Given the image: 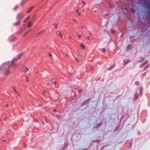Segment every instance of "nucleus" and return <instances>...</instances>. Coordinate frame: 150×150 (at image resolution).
Masks as SVG:
<instances>
[{"label": "nucleus", "instance_id": "1", "mask_svg": "<svg viewBox=\"0 0 150 150\" xmlns=\"http://www.w3.org/2000/svg\"><path fill=\"white\" fill-rule=\"evenodd\" d=\"M137 15L138 16V20L140 18V16H142V20H144V21H146L147 16L145 13H142L140 14L138 12L137 13Z\"/></svg>", "mask_w": 150, "mask_h": 150}, {"label": "nucleus", "instance_id": "2", "mask_svg": "<svg viewBox=\"0 0 150 150\" xmlns=\"http://www.w3.org/2000/svg\"><path fill=\"white\" fill-rule=\"evenodd\" d=\"M9 67V64L7 63L3 64L1 67L0 69L1 70H5L8 68Z\"/></svg>", "mask_w": 150, "mask_h": 150}, {"label": "nucleus", "instance_id": "3", "mask_svg": "<svg viewBox=\"0 0 150 150\" xmlns=\"http://www.w3.org/2000/svg\"><path fill=\"white\" fill-rule=\"evenodd\" d=\"M138 7L135 6V8H134V5L130 8V10L132 13H134L136 12V10H138Z\"/></svg>", "mask_w": 150, "mask_h": 150}, {"label": "nucleus", "instance_id": "4", "mask_svg": "<svg viewBox=\"0 0 150 150\" xmlns=\"http://www.w3.org/2000/svg\"><path fill=\"white\" fill-rule=\"evenodd\" d=\"M133 47V46L132 44L128 45L126 47V50L129 51L131 50Z\"/></svg>", "mask_w": 150, "mask_h": 150}, {"label": "nucleus", "instance_id": "5", "mask_svg": "<svg viewBox=\"0 0 150 150\" xmlns=\"http://www.w3.org/2000/svg\"><path fill=\"white\" fill-rule=\"evenodd\" d=\"M23 15L22 13H20L18 15L17 18L19 20L23 18Z\"/></svg>", "mask_w": 150, "mask_h": 150}, {"label": "nucleus", "instance_id": "6", "mask_svg": "<svg viewBox=\"0 0 150 150\" xmlns=\"http://www.w3.org/2000/svg\"><path fill=\"white\" fill-rule=\"evenodd\" d=\"M139 93H135L134 96V100H137L138 98V97L139 96Z\"/></svg>", "mask_w": 150, "mask_h": 150}, {"label": "nucleus", "instance_id": "7", "mask_svg": "<svg viewBox=\"0 0 150 150\" xmlns=\"http://www.w3.org/2000/svg\"><path fill=\"white\" fill-rule=\"evenodd\" d=\"M22 71L24 72H25L28 70V69L25 66H23V67L21 69Z\"/></svg>", "mask_w": 150, "mask_h": 150}, {"label": "nucleus", "instance_id": "8", "mask_svg": "<svg viewBox=\"0 0 150 150\" xmlns=\"http://www.w3.org/2000/svg\"><path fill=\"white\" fill-rule=\"evenodd\" d=\"M130 61V60L129 59H126L125 60H124L123 61L124 64V65H125L126 64H127L128 63H129Z\"/></svg>", "mask_w": 150, "mask_h": 150}, {"label": "nucleus", "instance_id": "9", "mask_svg": "<svg viewBox=\"0 0 150 150\" xmlns=\"http://www.w3.org/2000/svg\"><path fill=\"white\" fill-rule=\"evenodd\" d=\"M33 25V23L31 21H29L27 23V27L28 28H30Z\"/></svg>", "mask_w": 150, "mask_h": 150}, {"label": "nucleus", "instance_id": "10", "mask_svg": "<svg viewBox=\"0 0 150 150\" xmlns=\"http://www.w3.org/2000/svg\"><path fill=\"white\" fill-rule=\"evenodd\" d=\"M10 40L11 42L13 41L16 40V38L15 37L12 36L10 38Z\"/></svg>", "mask_w": 150, "mask_h": 150}, {"label": "nucleus", "instance_id": "11", "mask_svg": "<svg viewBox=\"0 0 150 150\" xmlns=\"http://www.w3.org/2000/svg\"><path fill=\"white\" fill-rule=\"evenodd\" d=\"M102 122H100L99 123L97 124L96 125V126L95 127H94V128H95V127H96L97 128L99 127L102 125Z\"/></svg>", "mask_w": 150, "mask_h": 150}, {"label": "nucleus", "instance_id": "12", "mask_svg": "<svg viewBox=\"0 0 150 150\" xmlns=\"http://www.w3.org/2000/svg\"><path fill=\"white\" fill-rule=\"evenodd\" d=\"M33 8L34 7L33 6H32L29 7V8L28 9V11H27V13H30Z\"/></svg>", "mask_w": 150, "mask_h": 150}, {"label": "nucleus", "instance_id": "13", "mask_svg": "<svg viewBox=\"0 0 150 150\" xmlns=\"http://www.w3.org/2000/svg\"><path fill=\"white\" fill-rule=\"evenodd\" d=\"M143 88L142 86H140L139 88V93L140 95L141 96H142V92L143 91Z\"/></svg>", "mask_w": 150, "mask_h": 150}, {"label": "nucleus", "instance_id": "14", "mask_svg": "<svg viewBox=\"0 0 150 150\" xmlns=\"http://www.w3.org/2000/svg\"><path fill=\"white\" fill-rule=\"evenodd\" d=\"M148 62V60H146L145 62L142 63L141 65L140 66V67H142L143 66H144L145 64H147Z\"/></svg>", "mask_w": 150, "mask_h": 150}, {"label": "nucleus", "instance_id": "15", "mask_svg": "<svg viewBox=\"0 0 150 150\" xmlns=\"http://www.w3.org/2000/svg\"><path fill=\"white\" fill-rule=\"evenodd\" d=\"M108 16V17H106V19H107V20H109V14L108 13H105V15H104V16L105 17H106V16Z\"/></svg>", "mask_w": 150, "mask_h": 150}, {"label": "nucleus", "instance_id": "16", "mask_svg": "<svg viewBox=\"0 0 150 150\" xmlns=\"http://www.w3.org/2000/svg\"><path fill=\"white\" fill-rule=\"evenodd\" d=\"M115 64H113V65L111 66L110 67L109 69H108V70H112L115 66Z\"/></svg>", "mask_w": 150, "mask_h": 150}, {"label": "nucleus", "instance_id": "17", "mask_svg": "<svg viewBox=\"0 0 150 150\" xmlns=\"http://www.w3.org/2000/svg\"><path fill=\"white\" fill-rule=\"evenodd\" d=\"M14 63H15L13 61H11L9 62L8 63V64H9V66L10 65H11L13 66Z\"/></svg>", "mask_w": 150, "mask_h": 150}, {"label": "nucleus", "instance_id": "18", "mask_svg": "<svg viewBox=\"0 0 150 150\" xmlns=\"http://www.w3.org/2000/svg\"><path fill=\"white\" fill-rule=\"evenodd\" d=\"M10 73V71L8 70H7L6 71V72L4 73V74L6 75H7L9 74Z\"/></svg>", "mask_w": 150, "mask_h": 150}, {"label": "nucleus", "instance_id": "19", "mask_svg": "<svg viewBox=\"0 0 150 150\" xmlns=\"http://www.w3.org/2000/svg\"><path fill=\"white\" fill-rule=\"evenodd\" d=\"M30 16H28L27 18L23 21V22H26L30 19Z\"/></svg>", "mask_w": 150, "mask_h": 150}, {"label": "nucleus", "instance_id": "20", "mask_svg": "<svg viewBox=\"0 0 150 150\" xmlns=\"http://www.w3.org/2000/svg\"><path fill=\"white\" fill-rule=\"evenodd\" d=\"M23 54V53L19 54H18L17 56L18 58V59H20L21 58V57L22 56Z\"/></svg>", "mask_w": 150, "mask_h": 150}, {"label": "nucleus", "instance_id": "21", "mask_svg": "<svg viewBox=\"0 0 150 150\" xmlns=\"http://www.w3.org/2000/svg\"><path fill=\"white\" fill-rule=\"evenodd\" d=\"M120 125H118L117 127H116L114 130V132H115L116 131H117L119 129V127Z\"/></svg>", "mask_w": 150, "mask_h": 150}, {"label": "nucleus", "instance_id": "22", "mask_svg": "<svg viewBox=\"0 0 150 150\" xmlns=\"http://www.w3.org/2000/svg\"><path fill=\"white\" fill-rule=\"evenodd\" d=\"M20 23V21H18L14 24V25L15 26H17Z\"/></svg>", "mask_w": 150, "mask_h": 150}, {"label": "nucleus", "instance_id": "23", "mask_svg": "<svg viewBox=\"0 0 150 150\" xmlns=\"http://www.w3.org/2000/svg\"><path fill=\"white\" fill-rule=\"evenodd\" d=\"M144 60V58L141 57L140 58V60H139L138 62V63H140L142 62Z\"/></svg>", "mask_w": 150, "mask_h": 150}, {"label": "nucleus", "instance_id": "24", "mask_svg": "<svg viewBox=\"0 0 150 150\" xmlns=\"http://www.w3.org/2000/svg\"><path fill=\"white\" fill-rule=\"evenodd\" d=\"M149 66V64H147L146 66L143 69V71H144L146 69H147Z\"/></svg>", "mask_w": 150, "mask_h": 150}, {"label": "nucleus", "instance_id": "25", "mask_svg": "<svg viewBox=\"0 0 150 150\" xmlns=\"http://www.w3.org/2000/svg\"><path fill=\"white\" fill-rule=\"evenodd\" d=\"M101 51L102 52L104 53L106 52V50L105 48H103L101 49Z\"/></svg>", "mask_w": 150, "mask_h": 150}, {"label": "nucleus", "instance_id": "26", "mask_svg": "<svg viewBox=\"0 0 150 150\" xmlns=\"http://www.w3.org/2000/svg\"><path fill=\"white\" fill-rule=\"evenodd\" d=\"M18 8V6L17 5H16L14 8L13 10H17Z\"/></svg>", "mask_w": 150, "mask_h": 150}, {"label": "nucleus", "instance_id": "27", "mask_svg": "<svg viewBox=\"0 0 150 150\" xmlns=\"http://www.w3.org/2000/svg\"><path fill=\"white\" fill-rule=\"evenodd\" d=\"M75 35H76L77 36H78L79 38H80L81 37V36L80 35H79L77 34V32H75Z\"/></svg>", "mask_w": 150, "mask_h": 150}, {"label": "nucleus", "instance_id": "28", "mask_svg": "<svg viewBox=\"0 0 150 150\" xmlns=\"http://www.w3.org/2000/svg\"><path fill=\"white\" fill-rule=\"evenodd\" d=\"M80 47H82L83 49H84L85 48V46L83 45L82 44H81L80 45Z\"/></svg>", "mask_w": 150, "mask_h": 150}, {"label": "nucleus", "instance_id": "29", "mask_svg": "<svg viewBox=\"0 0 150 150\" xmlns=\"http://www.w3.org/2000/svg\"><path fill=\"white\" fill-rule=\"evenodd\" d=\"M76 12L78 13V15L79 16H81V13L79 12V10L78 9H76Z\"/></svg>", "mask_w": 150, "mask_h": 150}, {"label": "nucleus", "instance_id": "30", "mask_svg": "<svg viewBox=\"0 0 150 150\" xmlns=\"http://www.w3.org/2000/svg\"><path fill=\"white\" fill-rule=\"evenodd\" d=\"M132 142H131L130 143V144H129V148H131V146L132 145Z\"/></svg>", "mask_w": 150, "mask_h": 150}, {"label": "nucleus", "instance_id": "31", "mask_svg": "<svg viewBox=\"0 0 150 150\" xmlns=\"http://www.w3.org/2000/svg\"><path fill=\"white\" fill-rule=\"evenodd\" d=\"M87 101V100H86L84 102H83V103H82L81 104V106H83L86 103V102Z\"/></svg>", "mask_w": 150, "mask_h": 150}, {"label": "nucleus", "instance_id": "32", "mask_svg": "<svg viewBox=\"0 0 150 150\" xmlns=\"http://www.w3.org/2000/svg\"><path fill=\"white\" fill-rule=\"evenodd\" d=\"M100 142V140L99 139H95L94 140V142H97L98 143H99Z\"/></svg>", "mask_w": 150, "mask_h": 150}, {"label": "nucleus", "instance_id": "33", "mask_svg": "<svg viewBox=\"0 0 150 150\" xmlns=\"http://www.w3.org/2000/svg\"><path fill=\"white\" fill-rule=\"evenodd\" d=\"M139 81H136L135 82V85H138L139 84Z\"/></svg>", "mask_w": 150, "mask_h": 150}, {"label": "nucleus", "instance_id": "34", "mask_svg": "<svg viewBox=\"0 0 150 150\" xmlns=\"http://www.w3.org/2000/svg\"><path fill=\"white\" fill-rule=\"evenodd\" d=\"M13 89L14 91H15V92L16 93H18V91L16 90V89L15 88H13Z\"/></svg>", "mask_w": 150, "mask_h": 150}, {"label": "nucleus", "instance_id": "35", "mask_svg": "<svg viewBox=\"0 0 150 150\" xmlns=\"http://www.w3.org/2000/svg\"><path fill=\"white\" fill-rule=\"evenodd\" d=\"M17 60V58H15L13 60V61L15 63V62H16Z\"/></svg>", "mask_w": 150, "mask_h": 150}, {"label": "nucleus", "instance_id": "36", "mask_svg": "<svg viewBox=\"0 0 150 150\" xmlns=\"http://www.w3.org/2000/svg\"><path fill=\"white\" fill-rule=\"evenodd\" d=\"M26 80L28 82L29 81L28 77L27 76L26 77Z\"/></svg>", "mask_w": 150, "mask_h": 150}, {"label": "nucleus", "instance_id": "37", "mask_svg": "<svg viewBox=\"0 0 150 150\" xmlns=\"http://www.w3.org/2000/svg\"><path fill=\"white\" fill-rule=\"evenodd\" d=\"M18 65L17 64H14L13 65V66L14 67H17Z\"/></svg>", "mask_w": 150, "mask_h": 150}, {"label": "nucleus", "instance_id": "38", "mask_svg": "<svg viewBox=\"0 0 150 150\" xmlns=\"http://www.w3.org/2000/svg\"><path fill=\"white\" fill-rule=\"evenodd\" d=\"M27 34V33L25 32L23 35V37H25Z\"/></svg>", "mask_w": 150, "mask_h": 150}, {"label": "nucleus", "instance_id": "39", "mask_svg": "<svg viewBox=\"0 0 150 150\" xmlns=\"http://www.w3.org/2000/svg\"><path fill=\"white\" fill-rule=\"evenodd\" d=\"M47 86H49L50 85V82H48L47 83Z\"/></svg>", "mask_w": 150, "mask_h": 150}, {"label": "nucleus", "instance_id": "40", "mask_svg": "<svg viewBox=\"0 0 150 150\" xmlns=\"http://www.w3.org/2000/svg\"><path fill=\"white\" fill-rule=\"evenodd\" d=\"M147 72H145L144 73L142 74V76H144V75H145V74H146V73H147Z\"/></svg>", "mask_w": 150, "mask_h": 150}, {"label": "nucleus", "instance_id": "41", "mask_svg": "<svg viewBox=\"0 0 150 150\" xmlns=\"http://www.w3.org/2000/svg\"><path fill=\"white\" fill-rule=\"evenodd\" d=\"M107 146V145H105V146H102L101 147V148H100V150H102V149L104 148V146Z\"/></svg>", "mask_w": 150, "mask_h": 150}, {"label": "nucleus", "instance_id": "42", "mask_svg": "<svg viewBox=\"0 0 150 150\" xmlns=\"http://www.w3.org/2000/svg\"><path fill=\"white\" fill-rule=\"evenodd\" d=\"M134 36H129V38L130 39H132V38H133L134 37Z\"/></svg>", "mask_w": 150, "mask_h": 150}, {"label": "nucleus", "instance_id": "43", "mask_svg": "<svg viewBox=\"0 0 150 150\" xmlns=\"http://www.w3.org/2000/svg\"><path fill=\"white\" fill-rule=\"evenodd\" d=\"M21 6H23V5H24V3L23 2H22L21 3Z\"/></svg>", "mask_w": 150, "mask_h": 150}, {"label": "nucleus", "instance_id": "44", "mask_svg": "<svg viewBox=\"0 0 150 150\" xmlns=\"http://www.w3.org/2000/svg\"><path fill=\"white\" fill-rule=\"evenodd\" d=\"M82 3H83V4L84 5H85V2H84V1H82Z\"/></svg>", "mask_w": 150, "mask_h": 150}, {"label": "nucleus", "instance_id": "45", "mask_svg": "<svg viewBox=\"0 0 150 150\" xmlns=\"http://www.w3.org/2000/svg\"><path fill=\"white\" fill-rule=\"evenodd\" d=\"M43 33V31H41V32H40L39 33H38V34L39 35L40 34H41V33Z\"/></svg>", "mask_w": 150, "mask_h": 150}, {"label": "nucleus", "instance_id": "46", "mask_svg": "<svg viewBox=\"0 0 150 150\" xmlns=\"http://www.w3.org/2000/svg\"><path fill=\"white\" fill-rule=\"evenodd\" d=\"M54 25L55 26V28H57V24H55V25Z\"/></svg>", "mask_w": 150, "mask_h": 150}, {"label": "nucleus", "instance_id": "47", "mask_svg": "<svg viewBox=\"0 0 150 150\" xmlns=\"http://www.w3.org/2000/svg\"><path fill=\"white\" fill-rule=\"evenodd\" d=\"M59 34L60 35L61 37L62 38V34H61V33H59Z\"/></svg>", "mask_w": 150, "mask_h": 150}, {"label": "nucleus", "instance_id": "48", "mask_svg": "<svg viewBox=\"0 0 150 150\" xmlns=\"http://www.w3.org/2000/svg\"><path fill=\"white\" fill-rule=\"evenodd\" d=\"M149 23H150V22H149V20H147V24H148Z\"/></svg>", "mask_w": 150, "mask_h": 150}, {"label": "nucleus", "instance_id": "49", "mask_svg": "<svg viewBox=\"0 0 150 150\" xmlns=\"http://www.w3.org/2000/svg\"><path fill=\"white\" fill-rule=\"evenodd\" d=\"M123 117V116H122V117L120 118V121H121L122 120V118Z\"/></svg>", "mask_w": 150, "mask_h": 150}, {"label": "nucleus", "instance_id": "50", "mask_svg": "<svg viewBox=\"0 0 150 150\" xmlns=\"http://www.w3.org/2000/svg\"><path fill=\"white\" fill-rule=\"evenodd\" d=\"M82 91V90H78V92H81Z\"/></svg>", "mask_w": 150, "mask_h": 150}, {"label": "nucleus", "instance_id": "51", "mask_svg": "<svg viewBox=\"0 0 150 150\" xmlns=\"http://www.w3.org/2000/svg\"><path fill=\"white\" fill-rule=\"evenodd\" d=\"M49 56L50 57H51L52 55H51V53H49Z\"/></svg>", "mask_w": 150, "mask_h": 150}, {"label": "nucleus", "instance_id": "52", "mask_svg": "<svg viewBox=\"0 0 150 150\" xmlns=\"http://www.w3.org/2000/svg\"><path fill=\"white\" fill-rule=\"evenodd\" d=\"M87 39L88 40H90V38H89V37L88 36H87Z\"/></svg>", "mask_w": 150, "mask_h": 150}, {"label": "nucleus", "instance_id": "53", "mask_svg": "<svg viewBox=\"0 0 150 150\" xmlns=\"http://www.w3.org/2000/svg\"><path fill=\"white\" fill-rule=\"evenodd\" d=\"M73 20L75 22H77V23H78V22H77V21H76V20L74 19H73Z\"/></svg>", "mask_w": 150, "mask_h": 150}, {"label": "nucleus", "instance_id": "54", "mask_svg": "<svg viewBox=\"0 0 150 150\" xmlns=\"http://www.w3.org/2000/svg\"><path fill=\"white\" fill-rule=\"evenodd\" d=\"M109 4V6H110V7H112V6L110 5V4Z\"/></svg>", "mask_w": 150, "mask_h": 150}, {"label": "nucleus", "instance_id": "55", "mask_svg": "<svg viewBox=\"0 0 150 150\" xmlns=\"http://www.w3.org/2000/svg\"><path fill=\"white\" fill-rule=\"evenodd\" d=\"M56 83H57V82H56V81H54V84H56Z\"/></svg>", "mask_w": 150, "mask_h": 150}, {"label": "nucleus", "instance_id": "56", "mask_svg": "<svg viewBox=\"0 0 150 150\" xmlns=\"http://www.w3.org/2000/svg\"><path fill=\"white\" fill-rule=\"evenodd\" d=\"M17 93V94L19 96H20V95L18 93H18Z\"/></svg>", "mask_w": 150, "mask_h": 150}, {"label": "nucleus", "instance_id": "57", "mask_svg": "<svg viewBox=\"0 0 150 150\" xmlns=\"http://www.w3.org/2000/svg\"><path fill=\"white\" fill-rule=\"evenodd\" d=\"M5 106H6L7 107V106H8V105L7 104H6V105H5Z\"/></svg>", "mask_w": 150, "mask_h": 150}, {"label": "nucleus", "instance_id": "58", "mask_svg": "<svg viewBox=\"0 0 150 150\" xmlns=\"http://www.w3.org/2000/svg\"><path fill=\"white\" fill-rule=\"evenodd\" d=\"M108 35L109 36H110V35L109 32H108Z\"/></svg>", "mask_w": 150, "mask_h": 150}, {"label": "nucleus", "instance_id": "59", "mask_svg": "<svg viewBox=\"0 0 150 150\" xmlns=\"http://www.w3.org/2000/svg\"><path fill=\"white\" fill-rule=\"evenodd\" d=\"M24 146L25 147H26V145H25V144H24Z\"/></svg>", "mask_w": 150, "mask_h": 150}, {"label": "nucleus", "instance_id": "60", "mask_svg": "<svg viewBox=\"0 0 150 150\" xmlns=\"http://www.w3.org/2000/svg\"><path fill=\"white\" fill-rule=\"evenodd\" d=\"M30 30H28L27 32H26V33H29V32Z\"/></svg>", "mask_w": 150, "mask_h": 150}, {"label": "nucleus", "instance_id": "61", "mask_svg": "<svg viewBox=\"0 0 150 150\" xmlns=\"http://www.w3.org/2000/svg\"><path fill=\"white\" fill-rule=\"evenodd\" d=\"M81 28H82L83 29V28H84V27L83 26H82V27H81Z\"/></svg>", "mask_w": 150, "mask_h": 150}, {"label": "nucleus", "instance_id": "62", "mask_svg": "<svg viewBox=\"0 0 150 150\" xmlns=\"http://www.w3.org/2000/svg\"><path fill=\"white\" fill-rule=\"evenodd\" d=\"M79 56H81V54L79 53Z\"/></svg>", "mask_w": 150, "mask_h": 150}, {"label": "nucleus", "instance_id": "63", "mask_svg": "<svg viewBox=\"0 0 150 150\" xmlns=\"http://www.w3.org/2000/svg\"><path fill=\"white\" fill-rule=\"evenodd\" d=\"M4 118V119H6V117H5Z\"/></svg>", "mask_w": 150, "mask_h": 150}, {"label": "nucleus", "instance_id": "64", "mask_svg": "<svg viewBox=\"0 0 150 150\" xmlns=\"http://www.w3.org/2000/svg\"><path fill=\"white\" fill-rule=\"evenodd\" d=\"M38 73V71H36V73Z\"/></svg>", "mask_w": 150, "mask_h": 150}]
</instances>
